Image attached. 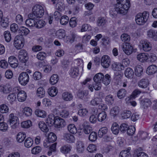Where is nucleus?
I'll use <instances>...</instances> for the list:
<instances>
[{"label": "nucleus", "mask_w": 157, "mask_h": 157, "mask_svg": "<svg viewBox=\"0 0 157 157\" xmlns=\"http://www.w3.org/2000/svg\"><path fill=\"white\" fill-rule=\"evenodd\" d=\"M149 82L147 79L144 78L141 79L138 83V86L141 88H147L149 85Z\"/></svg>", "instance_id": "25"}, {"label": "nucleus", "mask_w": 157, "mask_h": 157, "mask_svg": "<svg viewBox=\"0 0 157 157\" xmlns=\"http://www.w3.org/2000/svg\"><path fill=\"white\" fill-rule=\"evenodd\" d=\"M143 68L141 66L138 65L135 68V73L136 75L138 77L140 76L143 73Z\"/></svg>", "instance_id": "28"}, {"label": "nucleus", "mask_w": 157, "mask_h": 157, "mask_svg": "<svg viewBox=\"0 0 157 157\" xmlns=\"http://www.w3.org/2000/svg\"><path fill=\"white\" fill-rule=\"evenodd\" d=\"M88 94V92L87 90H79L78 91L77 95L78 97L80 99H83L84 97H86Z\"/></svg>", "instance_id": "47"}, {"label": "nucleus", "mask_w": 157, "mask_h": 157, "mask_svg": "<svg viewBox=\"0 0 157 157\" xmlns=\"http://www.w3.org/2000/svg\"><path fill=\"white\" fill-rule=\"evenodd\" d=\"M35 18L33 16V17L27 19L25 21L26 25L30 27L35 26L36 21L34 20Z\"/></svg>", "instance_id": "26"}, {"label": "nucleus", "mask_w": 157, "mask_h": 157, "mask_svg": "<svg viewBox=\"0 0 157 157\" xmlns=\"http://www.w3.org/2000/svg\"><path fill=\"white\" fill-rule=\"evenodd\" d=\"M46 24L45 21L43 20H38L36 21L35 27L38 28H41L44 27Z\"/></svg>", "instance_id": "61"}, {"label": "nucleus", "mask_w": 157, "mask_h": 157, "mask_svg": "<svg viewBox=\"0 0 157 157\" xmlns=\"http://www.w3.org/2000/svg\"><path fill=\"white\" fill-rule=\"evenodd\" d=\"M0 23L1 26L4 28H6L8 25V20L7 18L3 17V13L1 10H0Z\"/></svg>", "instance_id": "11"}, {"label": "nucleus", "mask_w": 157, "mask_h": 157, "mask_svg": "<svg viewBox=\"0 0 157 157\" xmlns=\"http://www.w3.org/2000/svg\"><path fill=\"white\" fill-rule=\"evenodd\" d=\"M78 74L79 71L78 67H75L71 68L70 73L71 77L75 78L78 75Z\"/></svg>", "instance_id": "32"}, {"label": "nucleus", "mask_w": 157, "mask_h": 157, "mask_svg": "<svg viewBox=\"0 0 157 157\" xmlns=\"http://www.w3.org/2000/svg\"><path fill=\"white\" fill-rule=\"evenodd\" d=\"M23 113L27 116H30L32 114V110L29 107L24 108L23 110Z\"/></svg>", "instance_id": "60"}, {"label": "nucleus", "mask_w": 157, "mask_h": 157, "mask_svg": "<svg viewBox=\"0 0 157 157\" xmlns=\"http://www.w3.org/2000/svg\"><path fill=\"white\" fill-rule=\"evenodd\" d=\"M131 112L130 110H124L121 114L122 117L123 119H126L130 117L131 115Z\"/></svg>", "instance_id": "62"}, {"label": "nucleus", "mask_w": 157, "mask_h": 157, "mask_svg": "<svg viewBox=\"0 0 157 157\" xmlns=\"http://www.w3.org/2000/svg\"><path fill=\"white\" fill-rule=\"evenodd\" d=\"M8 62L10 66L13 68H15L18 65V61L14 56H12L10 57L8 59Z\"/></svg>", "instance_id": "14"}, {"label": "nucleus", "mask_w": 157, "mask_h": 157, "mask_svg": "<svg viewBox=\"0 0 157 157\" xmlns=\"http://www.w3.org/2000/svg\"><path fill=\"white\" fill-rule=\"evenodd\" d=\"M111 130L113 134L117 135L119 131V128L118 124L116 123H113L111 127Z\"/></svg>", "instance_id": "35"}, {"label": "nucleus", "mask_w": 157, "mask_h": 157, "mask_svg": "<svg viewBox=\"0 0 157 157\" xmlns=\"http://www.w3.org/2000/svg\"><path fill=\"white\" fill-rule=\"evenodd\" d=\"M151 101L147 98H145L141 100L140 102L141 106L144 109L147 108L150 105Z\"/></svg>", "instance_id": "30"}, {"label": "nucleus", "mask_w": 157, "mask_h": 157, "mask_svg": "<svg viewBox=\"0 0 157 157\" xmlns=\"http://www.w3.org/2000/svg\"><path fill=\"white\" fill-rule=\"evenodd\" d=\"M137 59L141 62H145L148 59V56L145 53H140L137 56Z\"/></svg>", "instance_id": "22"}, {"label": "nucleus", "mask_w": 157, "mask_h": 157, "mask_svg": "<svg viewBox=\"0 0 157 157\" xmlns=\"http://www.w3.org/2000/svg\"><path fill=\"white\" fill-rule=\"evenodd\" d=\"M45 94V91L44 88L42 87L38 88L36 91V95L40 98L44 97Z\"/></svg>", "instance_id": "37"}, {"label": "nucleus", "mask_w": 157, "mask_h": 157, "mask_svg": "<svg viewBox=\"0 0 157 157\" xmlns=\"http://www.w3.org/2000/svg\"><path fill=\"white\" fill-rule=\"evenodd\" d=\"M35 113L37 116L43 118L44 117L46 116V112L40 109H36L35 111Z\"/></svg>", "instance_id": "54"}, {"label": "nucleus", "mask_w": 157, "mask_h": 157, "mask_svg": "<svg viewBox=\"0 0 157 157\" xmlns=\"http://www.w3.org/2000/svg\"><path fill=\"white\" fill-rule=\"evenodd\" d=\"M76 37V35L72 33L67 36L64 39L65 42L67 44H71L73 43Z\"/></svg>", "instance_id": "17"}, {"label": "nucleus", "mask_w": 157, "mask_h": 157, "mask_svg": "<svg viewBox=\"0 0 157 157\" xmlns=\"http://www.w3.org/2000/svg\"><path fill=\"white\" fill-rule=\"evenodd\" d=\"M62 98L65 101H69L72 99L73 96L71 93L66 92L63 93L62 94Z\"/></svg>", "instance_id": "21"}, {"label": "nucleus", "mask_w": 157, "mask_h": 157, "mask_svg": "<svg viewBox=\"0 0 157 157\" xmlns=\"http://www.w3.org/2000/svg\"><path fill=\"white\" fill-rule=\"evenodd\" d=\"M58 92V90L56 87H52L48 89V92L49 94L51 97L56 96Z\"/></svg>", "instance_id": "40"}, {"label": "nucleus", "mask_w": 157, "mask_h": 157, "mask_svg": "<svg viewBox=\"0 0 157 157\" xmlns=\"http://www.w3.org/2000/svg\"><path fill=\"white\" fill-rule=\"evenodd\" d=\"M29 79V76L26 72H23L20 74L18 80L19 83L22 86H25L28 82Z\"/></svg>", "instance_id": "4"}, {"label": "nucleus", "mask_w": 157, "mask_h": 157, "mask_svg": "<svg viewBox=\"0 0 157 157\" xmlns=\"http://www.w3.org/2000/svg\"><path fill=\"white\" fill-rule=\"evenodd\" d=\"M121 40L126 43H128L130 40V36L128 34L126 33H124L122 34L121 37Z\"/></svg>", "instance_id": "51"}, {"label": "nucleus", "mask_w": 157, "mask_h": 157, "mask_svg": "<svg viewBox=\"0 0 157 157\" xmlns=\"http://www.w3.org/2000/svg\"><path fill=\"white\" fill-rule=\"evenodd\" d=\"M104 75L101 73L96 74L94 76L93 80L95 82H100L101 83L104 78Z\"/></svg>", "instance_id": "27"}, {"label": "nucleus", "mask_w": 157, "mask_h": 157, "mask_svg": "<svg viewBox=\"0 0 157 157\" xmlns=\"http://www.w3.org/2000/svg\"><path fill=\"white\" fill-rule=\"evenodd\" d=\"M11 86L9 84H7L5 85H0V92L4 94H7L12 90Z\"/></svg>", "instance_id": "13"}, {"label": "nucleus", "mask_w": 157, "mask_h": 157, "mask_svg": "<svg viewBox=\"0 0 157 157\" xmlns=\"http://www.w3.org/2000/svg\"><path fill=\"white\" fill-rule=\"evenodd\" d=\"M124 66L123 65L119 63H114L113 64V68L115 71H120L124 69Z\"/></svg>", "instance_id": "42"}, {"label": "nucleus", "mask_w": 157, "mask_h": 157, "mask_svg": "<svg viewBox=\"0 0 157 157\" xmlns=\"http://www.w3.org/2000/svg\"><path fill=\"white\" fill-rule=\"evenodd\" d=\"M88 112V110L86 109L83 108L79 109L78 113L80 116L84 117L87 115Z\"/></svg>", "instance_id": "53"}, {"label": "nucleus", "mask_w": 157, "mask_h": 157, "mask_svg": "<svg viewBox=\"0 0 157 157\" xmlns=\"http://www.w3.org/2000/svg\"><path fill=\"white\" fill-rule=\"evenodd\" d=\"M107 132L108 128L107 127H102L99 130L98 135L100 137H101L104 135L106 134Z\"/></svg>", "instance_id": "58"}, {"label": "nucleus", "mask_w": 157, "mask_h": 157, "mask_svg": "<svg viewBox=\"0 0 157 157\" xmlns=\"http://www.w3.org/2000/svg\"><path fill=\"white\" fill-rule=\"evenodd\" d=\"M68 131L73 134H76L77 132V129L75 125L73 124H69L67 127Z\"/></svg>", "instance_id": "46"}, {"label": "nucleus", "mask_w": 157, "mask_h": 157, "mask_svg": "<svg viewBox=\"0 0 157 157\" xmlns=\"http://www.w3.org/2000/svg\"><path fill=\"white\" fill-rule=\"evenodd\" d=\"M9 109L8 107L5 104L0 105V112L2 113H6L9 112Z\"/></svg>", "instance_id": "57"}, {"label": "nucleus", "mask_w": 157, "mask_h": 157, "mask_svg": "<svg viewBox=\"0 0 157 157\" xmlns=\"http://www.w3.org/2000/svg\"><path fill=\"white\" fill-rule=\"evenodd\" d=\"M33 144V140L30 137H28L26 138L24 142L25 146L27 148L31 147L32 146Z\"/></svg>", "instance_id": "48"}, {"label": "nucleus", "mask_w": 157, "mask_h": 157, "mask_svg": "<svg viewBox=\"0 0 157 157\" xmlns=\"http://www.w3.org/2000/svg\"><path fill=\"white\" fill-rule=\"evenodd\" d=\"M110 77L108 74H106L102 79V82L105 85H108L110 82Z\"/></svg>", "instance_id": "59"}, {"label": "nucleus", "mask_w": 157, "mask_h": 157, "mask_svg": "<svg viewBox=\"0 0 157 157\" xmlns=\"http://www.w3.org/2000/svg\"><path fill=\"white\" fill-rule=\"evenodd\" d=\"M119 111V108L117 106H115L111 109L110 113L111 116L115 117L118 114Z\"/></svg>", "instance_id": "33"}, {"label": "nucleus", "mask_w": 157, "mask_h": 157, "mask_svg": "<svg viewBox=\"0 0 157 157\" xmlns=\"http://www.w3.org/2000/svg\"><path fill=\"white\" fill-rule=\"evenodd\" d=\"M116 10L123 15L126 14L130 7L129 0H117Z\"/></svg>", "instance_id": "1"}, {"label": "nucleus", "mask_w": 157, "mask_h": 157, "mask_svg": "<svg viewBox=\"0 0 157 157\" xmlns=\"http://www.w3.org/2000/svg\"><path fill=\"white\" fill-rule=\"evenodd\" d=\"M71 147L69 145H64L60 148V151L64 154H67L71 150Z\"/></svg>", "instance_id": "41"}, {"label": "nucleus", "mask_w": 157, "mask_h": 157, "mask_svg": "<svg viewBox=\"0 0 157 157\" xmlns=\"http://www.w3.org/2000/svg\"><path fill=\"white\" fill-rule=\"evenodd\" d=\"M69 21V17L66 15L62 16L60 19V22L62 25H65L67 24Z\"/></svg>", "instance_id": "63"}, {"label": "nucleus", "mask_w": 157, "mask_h": 157, "mask_svg": "<svg viewBox=\"0 0 157 157\" xmlns=\"http://www.w3.org/2000/svg\"><path fill=\"white\" fill-rule=\"evenodd\" d=\"M63 137L64 140L68 143H74L75 140V136L68 132L64 133Z\"/></svg>", "instance_id": "10"}, {"label": "nucleus", "mask_w": 157, "mask_h": 157, "mask_svg": "<svg viewBox=\"0 0 157 157\" xmlns=\"http://www.w3.org/2000/svg\"><path fill=\"white\" fill-rule=\"evenodd\" d=\"M27 95L26 93L23 90L19 91L17 95V99L20 102L24 101L26 99Z\"/></svg>", "instance_id": "20"}, {"label": "nucleus", "mask_w": 157, "mask_h": 157, "mask_svg": "<svg viewBox=\"0 0 157 157\" xmlns=\"http://www.w3.org/2000/svg\"><path fill=\"white\" fill-rule=\"evenodd\" d=\"M123 51L127 55L131 54L133 52V48L129 43H125L123 47Z\"/></svg>", "instance_id": "16"}, {"label": "nucleus", "mask_w": 157, "mask_h": 157, "mask_svg": "<svg viewBox=\"0 0 157 157\" xmlns=\"http://www.w3.org/2000/svg\"><path fill=\"white\" fill-rule=\"evenodd\" d=\"M38 126L40 130L44 132H47L48 131V129L46 124L43 121L39 122Z\"/></svg>", "instance_id": "34"}, {"label": "nucleus", "mask_w": 157, "mask_h": 157, "mask_svg": "<svg viewBox=\"0 0 157 157\" xmlns=\"http://www.w3.org/2000/svg\"><path fill=\"white\" fill-rule=\"evenodd\" d=\"M66 123L65 121L63 119L58 117H56L55 125L58 128L64 127L66 125Z\"/></svg>", "instance_id": "12"}, {"label": "nucleus", "mask_w": 157, "mask_h": 157, "mask_svg": "<svg viewBox=\"0 0 157 157\" xmlns=\"http://www.w3.org/2000/svg\"><path fill=\"white\" fill-rule=\"evenodd\" d=\"M29 32V29L26 27L22 26L20 28L19 30V33L21 34V35L23 36H26Z\"/></svg>", "instance_id": "31"}, {"label": "nucleus", "mask_w": 157, "mask_h": 157, "mask_svg": "<svg viewBox=\"0 0 157 157\" xmlns=\"http://www.w3.org/2000/svg\"><path fill=\"white\" fill-rule=\"evenodd\" d=\"M18 58L21 62L25 63L28 59L27 52L24 49L20 50L19 52Z\"/></svg>", "instance_id": "8"}, {"label": "nucleus", "mask_w": 157, "mask_h": 157, "mask_svg": "<svg viewBox=\"0 0 157 157\" xmlns=\"http://www.w3.org/2000/svg\"><path fill=\"white\" fill-rule=\"evenodd\" d=\"M76 149L78 153H82L85 149L84 144L81 141H78L76 143Z\"/></svg>", "instance_id": "18"}, {"label": "nucleus", "mask_w": 157, "mask_h": 157, "mask_svg": "<svg viewBox=\"0 0 157 157\" xmlns=\"http://www.w3.org/2000/svg\"><path fill=\"white\" fill-rule=\"evenodd\" d=\"M56 119V117H55L53 114H50L46 120V122L48 125L51 126L53 124H55Z\"/></svg>", "instance_id": "19"}, {"label": "nucleus", "mask_w": 157, "mask_h": 157, "mask_svg": "<svg viewBox=\"0 0 157 157\" xmlns=\"http://www.w3.org/2000/svg\"><path fill=\"white\" fill-rule=\"evenodd\" d=\"M130 150V147H128L126 150L121 151L120 154V157H131Z\"/></svg>", "instance_id": "24"}, {"label": "nucleus", "mask_w": 157, "mask_h": 157, "mask_svg": "<svg viewBox=\"0 0 157 157\" xmlns=\"http://www.w3.org/2000/svg\"><path fill=\"white\" fill-rule=\"evenodd\" d=\"M149 16V13L147 11H144L142 13H138L136 16V22L139 25H143L146 22Z\"/></svg>", "instance_id": "2"}, {"label": "nucleus", "mask_w": 157, "mask_h": 157, "mask_svg": "<svg viewBox=\"0 0 157 157\" xmlns=\"http://www.w3.org/2000/svg\"><path fill=\"white\" fill-rule=\"evenodd\" d=\"M139 45L140 48L144 52H149L151 49V44L147 40H141Z\"/></svg>", "instance_id": "6"}, {"label": "nucleus", "mask_w": 157, "mask_h": 157, "mask_svg": "<svg viewBox=\"0 0 157 157\" xmlns=\"http://www.w3.org/2000/svg\"><path fill=\"white\" fill-rule=\"evenodd\" d=\"M24 40L23 37L17 35L15 36L14 40V45L18 49L21 48L24 45Z\"/></svg>", "instance_id": "5"}, {"label": "nucleus", "mask_w": 157, "mask_h": 157, "mask_svg": "<svg viewBox=\"0 0 157 157\" xmlns=\"http://www.w3.org/2000/svg\"><path fill=\"white\" fill-rule=\"evenodd\" d=\"M157 72V66L155 65H151L148 66L146 70L147 73L152 75Z\"/></svg>", "instance_id": "15"}, {"label": "nucleus", "mask_w": 157, "mask_h": 157, "mask_svg": "<svg viewBox=\"0 0 157 157\" xmlns=\"http://www.w3.org/2000/svg\"><path fill=\"white\" fill-rule=\"evenodd\" d=\"M44 12V9L41 6L36 5L33 8L32 13L29 14V16L30 17H33V16L40 18L43 15Z\"/></svg>", "instance_id": "3"}, {"label": "nucleus", "mask_w": 157, "mask_h": 157, "mask_svg": "<svg viewBox=\"0 0 157 157\" xmlns=\"http://www.w3.org/2000/svg\"><path fill=\"white\" fill-rule=\"evenodd\" d=\"M7 99L10 103L12 104L16 100V94L13 93L10 94L8 96Z\"/></svg>", "instance_id": "50"}, {"label": "nucleus", "mask_w": 157, "mask_h": 157, "mask_svg": "<svg viewBox=\"0 0 157 157\" xmlns=\"http://www.w3.org/2000/svg\"><path fill=\"white\" fill-rule=\"evenodd\" d=\"M106 21L104 17H99L97 21V25L98 26H103L106 23Z\"/></svg>", "instance_id": "55"}, {"label": "nucleus", "mask_w": 157, "mask_h": 157, "mask_svg": "<svg viewBox=\"0 0 157 157\" xmlns=\"http://www.w3.org/2000/svg\"><path fill=\"white\" fill-rule=\"evenodd\" d=\"M8 121L11 128L13 129L16 128L18 121V117L13 113H11L9 115Z\"/></svg>", "instance_id": "7"}, {"label": "nucleus", "mask_w": 157, "mask_h": 157, "mask_svg": "<svg viewBox=\"0 0 157 157\" xmlns=\"http://www.w3.org/2000/svg\"><path fill=\"white\" fill-rule=\"evenodd\" d=\"M124 75L127 78H130L133 77L134 72L133 70L131 68L128 67L125 71Z\"/></svg>", "instance_id": "29"}, {"label": "nucleus", "mask_w": 157, "mask_h": 157, "mask_svg": "<svg viewBox=\"0 0 157 157\" xmlns=\"http://www.w3.org/2000/svg\"><path fill=\"white\" fill-rule=\"evenodd\" d=\"M147 35L148 37L152 38L155 40L157 39V31L156 33L154 30H150L147 31Z\"/></svg>", "instance_id": "38"}, {"label": "nucleus", "mask_w": 157, "mask_h": 157, "mask_svg": "<svg viewBox=\"0 0 157 157\" xmlns=\"http://www.w3.org/2000/svg\"><path fill=\"white\" fill-rule=\"evenodd\" d=\"M111 63L110 58L107 55L102 56L101 59V65L105 68H107L110 66Z\"/></svg>", "instance_id": "9"}, {"label": "nucleus", "mask_w": 157, "mask_h": 157, "mask_svg": "<svg viewBox=\"0 0 157 157\" xmlns=\"http://www.w3.org/2000/svg\"><path fill=\"white\" fill-rule=\"evenodd\" d=\"M106 116V113L104 111H102L98 114V120L99 121L102 122L105 120Z\"/></svg>", "instance_id": "39"}, {"label": "nucleus", "mask_w": 157, "mask_h": 157, "mask_svg": "<svg viewBox=\"0 0 157 157\" xmlns=\"http://www.w3.org/2000/svg\"><path fill=\"white\" fill-rule=\"evenodd\" d=\"M66 33L65 31L63 29H60L56 33V37L59 39H62L65 37Z\"/></svg>", "instance_id": "36"}, {"label": "nucleus", "mask_w": 157, "mask_h": 157, "mask_svg": "<svg viewBox=\"0 0 157 157\" xmlns=\"http://www.w3.org/2000/svg\"><path fill=\"white\" fill-rule=\"evenodd\" d=\"M59 80V77L56 74L53 75L50 77V81L51 84L52 85L56 84Z\"/></svg>", "instance_id": "49"}, {"label": "nucleus", "mask_w": 157, "mask_h": 157, "mask_svg": "<svg viewBox=\"0 0 157 157\" xmlns=\"http://www.w3.org/2000/svg\"><path fill=\"white\" fill-rule=\"evenodd\" d=\"M83 128V131H84L85 133L86 134H89L92 130V127L88 124L84 125L82 124Z\"/></svg>", "instance_id": "52"}, {"label": "nucleus", "mask_w": 157, "mask_h": 157, "mask_svg": "<svg viewBox=\"0 0 157 157\" xmlns=\"http://www.w3.org/2000/svg\"><path fill=\"white\" fill-rule=\"evenodd\" d=\"M22 127L27 128L32 125V122L30 120H27L22 122L21 124Z\"/></svg>", "instance_id": "56"}, {"label": "nucleus", "mask_w": 157, "mask_h": 157, "mask_svg": "<svg viewBox=\"0 0 157 157\" xmlns=\"http://www.w3.org/2000/svg\"><path fill=\"white\" fill-rule=\"evenodd\" d=\"M8 129L7 124L4 122L0 123V130L3 132H6Z\"/></svg>", "instance_id": "64"}, {"label": "nucleus", "mask_w": 157, "mask_h": 157, "mask_svg": "<svg viewBox=\"0 0 157 157\" xmlns=\"http://www.w3.org/2000/svg\"><path fill=\"white\" fill-rule=\"evenodd\" d=\"M47 139L49 141L52 143L56 140L57 137L55 133L51 132L48 134Z\"/></svg>", "instance_id": "45"}, {"label": "nucleus", "mask_w": 157, "mask_h": 157, "mask_svg": "<svg viewBox=\"0 0 157 157\" xmlns=\"http://www.w3.org/2000/svg\"><path fill=\"white\" fill-rule=\"evenodd\" d=\"M105 101L108 105H111L113 103L114 98L112 95L109 94L106 96Z\"/></svg>", "instance_id": "43"}, {"label": "nucleus", "mask_w": 157, "mask_h": 157, "mask_svg": "<svg viewBox=\"0 0 157 157\" xmlns=\"http://www.w3.org/2000/svg\"><path fill=\"white\" fill-rule=\"evenodd\" d=\"M126 91L124 89H121L119 90L117 94V96L118 98L119 99H122L124 98L126 94Z\"/></svg>", "instance_id": "44"}, {"label": "nucleus", "mask_w": 157, "mask_h": 157, "mask_svg": "<svg viewBox=\"0 0 157 157\" xmlns=\"http://www.w3.org/2000/svg\"><path fill=\"white\" fill-rule=\"evenodd\" d=\"M26 137V134L25 132H20L17 135L16 140L19 143L23 142Z\"/></svg>", "instance_id": "23"}]
</instances>
